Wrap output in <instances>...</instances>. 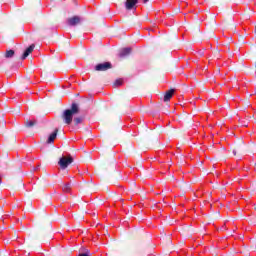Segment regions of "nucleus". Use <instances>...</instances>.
Returning <instances> with one entry per match:
<instances>
[{"mask_svg":"<svg viewBox=\"0 0 256 256\" xmlns=\"http://www.w3.org/2000/svg\"><path fill=\"white\" fill-rule=\"evenodd\" d=\"M79 113V106L75 103L72 104L71 109H67L63 113V120L66 125H71L73 123V115Z\"/></svg>","mask_w":256,"mask_h":256,"instance_id":"f257e3e1","label":"nucleus"},{"mask_svg":"<svg viewBox=\"0 0 256 256\" xmlns=\"http://www.w3.org/2000/svg\"><path fill=\"white\" fill-rule=\"evenodd\" d=\"M71 163H73V157L71 156H62L58 162L61 169H67Z\"/></svg>","mask_w":256,"mask_h":256,"instance_id":"f03ea898","label":"nucleus"},{"mask_svg":"<svg viewBox=\"0 0 256 256\" xmlns=\"http://www.w3.org/2000/svg\"><path fill=\"white\" fill-rule=\"evenodd\" d=\"M113 66L111 65L110 62H104L97 64L95 66V71H108V69H111Z\"/></svg>","mask_w":256,"mask_h":256,"instance_id":"7ed1b4c3","label":"nucleus"},{"mask_svg":"<svg viewBox=\"0 0 256 256\" xmlns=\"http://www.w3.org/2000/svg\"><path fill=\"white\" fill-rule=\"evenodd\" d=\"M67 23L71 27H75V25H79V23H81V18L79 16H74L72 18H68Z\"/></svg>","mask_w":256,"mask_h":256,"instance_id":"20e7f679","label":"nucleus"},{"mask_svg":"<svg viewBox=\"0 0 256 256\" xmlns=\"http://www.w3.org/2000/svg\"><path fill=\"white\" fill-rule=\"evenodd\" d=\"M34 49H35V44L30 45V46L25 50V52L23 53L21 59H22V60L27 59V56H28V55H31V53H33V50H34Z\"/></svg>","mask_w":256,"mask_h":256,"instance_id":"39448f33","label":"nucleus"},{"mask_svg":"<svg viewBox=\"0 0 256 256\" xmlns=\"http://www.w3.org/2000/svg\"><path fill=\"white\" fill-rule=\"evenodd\" d=\"M57 133H59V129L56 128L48 137L47 143H53L57 139Z\"/></svg>","mask_w":256,"mask_h":256,"instance_id":"423d86ee","label":"nucleus"},{"mask_svg":"<svg viewBox=\"0 0 256 256\" xmlns=\"http://www.w3.org/2000/svg\"><path fill=\"white\" fill-rule=\"evenodd\" d=\"M131 55V48H123L122 50H120L119 52V57L123 58V57H127Z\"/></svg>","mask_w":256,"mask_h":256,"instance_id":"0eeeda50","label":"nucleus"},{"mask_svg":"<svg viewBox=\"0 0 256 256\" xmlns=\"http://www.w3.org/2000/svg\"><path fill=\"white\" fill-rule=\"evenodd\" d=\"M175 93V90L171 89V90H168L165 95H164V101L167 102V101H171V98L173 97Z\"/></svg>","mask_w":256,"mask_h":256,"instance_id":"6e6552de","label":"nucleus"},{"mask_svg":"<svg viewBox=\"0 0 256 256\" xmlns=\"http://www.w3.org/2000/svg\"><path fill=\"white\" fill-rule=\"evenodd\" d=\"M138 0H127L126 1V9L131 11L133 9L134 5H137Z\"/></svg>","mask_w":256,"mask_h":256,"instance_id":"1a4fd4ad","label":"nucleus"},{"mask_svg":"<svg viewBox=\"0 0 256 256\" xmlns=\"http://www.w3.org/2000/svg\"><path fill=\"white\" fill-rule=\"evenodd\" d=\"M13 55H15V51L8 50V51H6L5 57H6V59H11V57H13Z\"/></svg>","mask_w":256,"mask_h":256,"instance_id":"9d476101","label":"nucleus"},{"mask_svg":"<svg viewBox=\"0 0 256 256\" xmlns=\"http://www.w3.org/2000/svg\"><path fill=\"white\" fill-rule=\"evenodd\" d=\"M62 191H64V193H69V191H71V184H65L63 187H62Z\"/></svg>","mask_w":256,"mask_h":256,"instance_id":"9b49d317","label":"nucleus"},{"mask_svg":"<svg viewBox=\"0 0 256 256\" xmlns=\"http://www.w3.org/2000/svg\"><path fill=\"white\" fill-rule=\"evenodd\" d=\"M36 124H37L36 120H30L25 122L26 127H33V125H36Z\"/></svg>","mask_w":256,"mask_h":256,"instance_id":"f8f14e48","label":"nucleus"},{"mask_svg":"<svg viewBox=\"0 0 256 256\" xmlns=\"http://www.w3.org/2000/svg\"><path fill=\"white\" fill-rule=\"evenodd\" d=\"M123 85V79H118L114 82V87H121Z\"/></svg>","mask_w":256,"mask_h":256,"instance_id":"ddd939ff","label":"nucleus"},{"mask_svg":"<svg viewBox=\"0 0 256 256\" xmlns=\"http://www.w3.org/2000/svg\"><path fill=\"white\" fill-rule=\"evenodd\" d=\"M83 119L77 117V118H74V123L75 125H79L80 123H82Z\"/></svg>","mask_w":256,"mask_h":256,"instance_id":"4468645a","label":"nucleus"},{"mask_svg":"<svg viewBox=\"0 0 256 256\" xmlns=\"http://www.w3.org/2000/svg\"><path fill=\"white\" fill-rule=\"evenodd\" d=\"M78 256H89V251H86L85 253L79 254Z\"/></svg>","mask_w":256,"mask_h":256,"instance_id":"2eb2a0df","label":"nucleus"},{"mask_svg":"<svg viewBox=\"0 0 256 256\" xmlns=\"http://www.w3.org/2000/svg\"><path fill=\"white\" fill-rule=\"evenodd\" d=\"M149 0H143V3H147Z\"/></svg>","mask_w":256,"mask_h":256,"instance_id":"dca6fc26","label":"nucleus"},{"mask_svg":"<svg viewBox=\"0 0 256 256\" xmlns=\"http://www.w3.org/2000/svg\"><path fill=\"white\" fill-rule=\"evenodd\" d=\"M233 154H234V155H237V152L234 150V151H233Z\"/></svg>","mask_w":256,"mask_h":256,"instance_id":"f3484780","label":"nucleus"},{"mask_svg":"<svg viewBox=\"0 0 256 256\" xmlns=\"http://www.w3.org/2000/svg\"><path fill=\"white\" fill-rule=\"evenodd\" d=\"M0 185H1V178H0Z\"/></svg>","mask_w":256,"mask_h":256,"instance_id":"a211bd4d","label":"nucleus"}]
</instances>
